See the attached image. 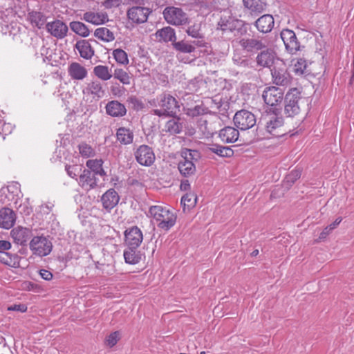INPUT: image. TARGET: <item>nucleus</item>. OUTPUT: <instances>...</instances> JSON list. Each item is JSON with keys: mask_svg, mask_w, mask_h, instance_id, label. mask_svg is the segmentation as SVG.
<instances>
[{"mask_svg": "<svg viewBox=\"0 0 354 354\" xmlns=\"http://www.w3.org/2000/svg\"><path fill=\"white\" fill-rule=\"evenodd\" d=\"M78 169L79 168L77 165H66V171L68 175L73 178L77 177Z\"/></svg>", "mask_w": 354, "mask_h": 354, "instance_id": "13d9d810", "label": "nucleus"}, {"mask_svg": "<svg viewBox=\"0 0 354 354\" xmlns=\"http://www.w3.org/2000/svg\"><path fill=\"white\" fill-rule=\"evenodd\" d=\"M116 138L122 145H129L133 140V133L129 129L120 127L116 132Z\"/></svg>", "mask_w": 354, "mask_h": 354, "instance_id": "473e14b6", "label": "nucleus"}, {"mask_svg": "<svg viewBox=\"0 0 354 354\" xmlns=\"http://www.w3.org/2000/svg\"><path fill=\"white\" fill-rule=\"evenodd\" d=\"M272 76L274 84L281 86L288 85L290 82V75L284 69L273 68Z\"/></svg>", "mask_w": 354, "mask_h": 354, "instance_id": "cd10ccee", "label": "nucleus"}, {"mask_svg": "<svg viewBox=\"0 0 354 354\" xmlns=\"http://www.w3.org/2000/svg\"><path fill=\"white\" fill-rule=\"evenodd\" d=\"M257 30L261 32L267 33L272 30L274 26V19L270 15H264L255 21Z\"/></svg>", "mask_w": 354, "mask_h": 354, "instance_id": "a878e982", "label": "nucleus"}, {"mask_svg": "<svg viewBox=\"0 0 354 354\" xmlns=\"http://www.w3.org/2000/svg\"><path fill=\"white\" fill-rule=\"evenodd\" d=\"M82 19L91 24L98 26L106 23L109 21V17L106 12L88 11L84 13Z\"/></svg>", "mask_w": 354, "mask_h": 354, "instance_id": "dca6fc26", "label": "nucleus"}, {"mask_svg": "<svg viewBox=\"0 0 354 354\" xmlns=\"http://www.w3.org/2000/svg\"><path fill=\"white\" fill-rule=\"evenodd\" d=\"M163 16L168 24L174 26H180L188 23L186 13L179 8L167 7L163 11Z\"/></svg>", "mask_w": 354, "mask_h": 354, "instance_id": "1a4fd4ad", "label": "nucleus"}, {"mask_svg": "<svg viewBox=\"0 0 354 354\" xmlns=\"http://www.w3.org/2000/svg\"><path fill=\"white\" fill-rule=\"evenodd\" d=\"M165 131L171 134H178L181 131L182 126L178 122V119L169 120L165 126Z\"/></svg>", "mask_w": 354, "mask_h": 354, "instance_id": "c03bdc74", "label": "nucleus"}, {"mask_svg": "<svg viewBox=\"0 0 354 354\" xmlns=\"http://www.w3.org/2000/svg\"><path fill=\"white\" fill-rule=\"evenodd\" d=\"M113 56L118 64L122 65H127L129 64L127 53L122 49H115L113 51Z\"/></svg>", "mask_w": 354, "mask_h": 354, "instance_id": "49530a36", "label": "nucleus"}, {"mask_svg": "<svg viewBox=\"0 0 354 354\" xmlns=\"http://www.w3.org/2000/svg\"><path fill=\"white\" fill-rule=\"evenodd\" d=\"M274 61L273 53L269 50L262 51L258 55L257 57V62L258 65L263 67L270 66Z\"/></svg>", "mask_w": 354, "mask_h": 354, "instance_id": "e433bc0d", "label": "nucleus"}, {"mask_svg": "<svg viewBox=\"0 0 354 354\" xmlns=\"http://www.w3.org/2000/svg\"><path fill=\"white\" fill-rule=\"evenodd\" d=\"M276 111H279V109L274 108L272 113L268 112L265 115L266 129L268 133L273 136L281 137L286 133L283 129V118L279 115Z\"/></svg>", "mask_w": 354, "mask_h": 354, "instance_id": "7ed1b4c3", "label": "nucleus"}, {"mask_svg": "<svg viewBox=\"0 0 354 354\" xmlns=\"http://www.w3.org/2000/svg\"><path fill=\"white\" fill-rule=\"evenodd\" d=\"M150 216L156 221L158 227L169 230L176 222L177 216L172 209L164 205H153L149 208Z\"/></svg>", "mask_w": 354, "mask_h": 354, "instance_id": "f257e3e1", "label": "nucleus"}, {"mask_svg": "<svg viewBox=\"0 0 354 354\" xmlns=\"http://www.w3.org/2000/svg\"><path fill=\"white\" fill-rule=\"evenodd\" d=\"M94 75L103 81L109 80L112 77V74L107 66L97 65L93 68Z\"/></svg>", "mask_w": 354, "mask_h": 354, "instance_id": "58836bf2", "label": "nucleus"}, {"mask_svg": "<svg viewBox=\"0 0 354 354\" xmlns=\"http://www.w3.org/2000/svg\"><path fill=\"white\" fill-rule=\"evenodd\" d=\"M10 234L16 243L24 245L29 239L30 236V232L27 228L17 227L12 230Z\"/></svg>", "mask_w": 354, "mask_h": 354, "instance_id": "393cba45", "label": "nucleus"}, {"mask_svg": "<svg viewBox=\"0 0 354 354\" xmlns=\"http://www.w3.org/2000/svg\"><path fill=\"white\" fill-rule=\"evenodd\" d=\"M300 100L301 95L297 88L291 89L286 94L284 102V113L288 117H295L300 113Z\"/></svg>", "mask_w": 354, "mask_h": 354, "instance_id": "423d86ee", "label": "nucleus"}, {"mask_svg": "<svg viewBox=\"0 0 354 354\" xmlns=\"http://www.w3.org/2000/svg\"><path fill=\"white\" fill-rule=\"evenodd\" d=\"M283 94V91L281 88L275 86H270L267 87L263 91L262 97L266 104L270 106H275L282 102Z\"/></svg>", "mask_w": 354, "mask_h": 354, "instance_id": "9b49d317", "label": "nucleus"}, {"mask_svg": "<svg viewBox=\"0 0 354 354\" xmlns=\"http://www.w3.org/2000/svg\"><path fill=\"white\" fill-rule=\"evenodd\" d=\"M30 250L34 255L42 257L48 255L53 249L51 241L46 236H34L29 244Z\"/></svg>", "mask_w": 354, "mask_h": 354, "instance_id": "39448f33", "label": "nucleus"}, {"mask_svg": "<svg viewBox=\"0 0 354 354\" xmlns=\"http://www.w3.org/2000/svg\"><path fill=\"white\" fill-rule=\"evenodd\" d=\"M234 125L241 131L253 127L256 124L255 115L249 111L242 109L237 111L233 118Z\"/></svg>", "mask_w": 354, "mask_h": 354, "instance_id": "6e6552de", "label": "nucleus"}, {"mask_svg": "<svg viewBox=\"0 0 354 354\" xmlns=\"http://www.w3.org/2000/svg\"><path fill=\"white\" fill-rule=\"evenodd\" d=\"M86 165L94 175L96 174L101 176L106 175V172L102 167L103 161L102 159L88 160Z\"/></svg>", "mask_w": 354, "mask_h": 354, "instance_id": "c9c22d12", "label": "nucleus"}, {"mask_svg": "<svg viewBox=\"0 0 354 354\" xmlns=\"http://www.w3.org/2000/svg\"><path fill=\"white\" fill-rule=\"evenodd\" d=\"M307 68V61L304 58H299L294 64L293 71L296 75H301L308 73Z\"/></svg>", "mask_w": 354, "mask_h": 354, "instance_id": "37998d69", "label": "nucleus"}, {"mask_svg": "<svg viewBox=\"0 0 354 354\" xmlns=\"http://www.w3.org/2000/svg\"><path fill=\"white\" fill-rule=\"evenodd\" d=\"M122 3V0H105L102 3V6L106 9H111L119 7Z\"/></svg>", "mask_w": 354, "mask_h": 354, "instance_id": "5fc2aeb1", "label": "nucleus"}, {"mask_svg": "<svg viewBox=\"0 0 354 354\" xmlns=\"http://www.w3.org/2000/svg\"><path fill=\"white\" fill-rule=\"evenodd\" d=\"M244 7L251 14L259 15L265 10L266 4L261 0H243Z\"/></svg>", "mask_w": 354, "mask_h": 354, "instance_id": "c756f323", "label": "nucleus"}, {"mask_svg": "<svg viewBox=\"0 0 354 354\" xmlns=\"http://www.w3.org/2000/svg\"><path fill=\"white\" fill-rule=\"evenodd\" d=\"M134 154L136 161L141 165L149 167L155 161L156 158L153 151L148 145H140Z\"/></svg>", "mask_w": 354, "mask_h": 354, "instance_id": "9d476101", "label": "nucleus"}, {"mask_svg": "<svg viewBox=\"0 0 354 354\" xmlns=\"http://www.w3.org/2000/svg\"><path fill=\"white\" fill-rule=\"evenodd\" d=\"M196 155L198 151L196 150L185 149L182 151L183 159L178 164V169L181 175L188 177L195 174L196 166L192 160Z\"/></svg>", "mask_w": 354, "mask_h": 354, "instance_id": "20e7f679", "label": "nucleus"}, {"mask_svg": "<svg viewBox=\"0 0 354 354\" xmlns=\"http://www.w3.org/2000/svg\"><path fill=\"white\" fill-rule=\"evenodd\" d=\"M174 45L177 50L184 53H190L195 50V47L193 45L183 41L176 42Z\"/></svg>", "mask_w": 354, "mask_h": 354, "instance_id": "de8ad7c7", "label": "nucleus"}, {"mask_svg": "<svg viewBox=\"0 0 354 354\" xmlns=\"http://www.w3.org/2000/svg\"><path fill=\"white\" fill-rule=\"evenodd\" d=\"M186 32L189 36L193 38L200 39L198 41H194V44L199 47H203L205 46V42L203 39V35L201 32V24H194V25L189 26Z\"/></svg>", "mask_w": 354, "mask_h": 354, "instance_id": "c85d7f7f", "label": "nucleus"}, {"mask_svg": "<svg viewBox=\"0 0 354 354\" xmlns=\"http://www.w3.org/2000/svg\"><path fill=\"white\" fill-rule=\"evenodd\" d=\"M150 11L148 8L141 6H135L129 9L127 17L129 20L134 23L141 24L147 20Z\"/></svg>", "mask_w": 354, "mask_h": 354, "instance_id": "2eb2a0df", "label": "nucleus"}, {"mask_svg": "<svg viewBox=\"0 0 354 354\" xmlns=\"http://www.w3.org/2000/svg\"><path fill=\"white\" fill-rule=\"evenodd\" d=\"M208 149L211 152L221 157H230L233 155V151L230 147L221 146L216 144L211 145Z\"/></svg>", "mask_w": 354, "mask_h": 354, "instance_id": "ea45409f", "label": "nucleus"}, {"mask_svg": "<svg viewBox=\"0 0 354 354\" xmlns=\"http://www.w3.org/2000/svg\"><path fill=\"white\" fill-rule=\"evenodd\" d=\"M301 171L299 169H294L291 171L286 177V182L287 183H290V185L293 184L297 180H298L301 177Z\"/></svg>", "mask_w": 354, "mask_h": 354, "instance_id": "3c124183", "label": "nucleus"}, {"mask_svg": "<svg viewBox=\"0 0 354 354\" xmlns=\"http://www.w3.org/2000/svg\"><path fill=\"white\" fill-rule=\"evenodd\" d=\"M195 9L200 15L206 16L211 12L210 6L203 1H198L195 4Z\"/></svg>", "mask_w": 354, "mask_h": 354, "instance_id": "8fccbe9b", "label": "nucleus"}, {"mask_svg": "<svg viewBox=\"0 0 354 354\" xmlns=\"http://www.w3.org/2000/svg\"><path fill=\"white\" fill-rule=\"evenodd\" d=\"M75 48L78 50L80 56L84 59H89L94 55V50L86 40L77 41Z\"/></svg>", "mask_w": 354, "mask_h": 354, "instance_id": "2f4dec72", "label": "nucleus"}, {"mask_svg": "<svg viewBox=\"0 0 354 354\" xmlns=\"http://www.w3.org/2000/svg\"><path fill=\"white\" fill-rule=\"evenodd\" d=\"M53 206H54V205H53V203H48V204H46L45 205H43L42 207H46V208H47L49 211H50Z\"/></svg>", "mask_w": 354, "mask_h": 354, "instance_id": "774afa93", "label": "nucleus"}, {"mask_svg": "<svg viewBox=\"0 0 354 354\" xmlns=\"http://www.w3.org/2000/svg\"><path fill=\"white\" fill-rule=\"evenodd\" d=\"M197 202V196L194 193H187L181 198V205L183 206L184 211L186 207L187 209L194 207Z\"/></svg>", "mask_w": 354, "mask_h": 354, "instance_id": "79ce46f5", "label": "nucleus"}, {"mask_svg": "<svg viewBox=\"0 0 354 354\" xmlns=\"http://www.w3.org/2000/svg\"><path fill=\"white\" fill-rule=\"evenodd\" d=\"M9 311H17L21 313H25L27 311L28 308L26 305L23 304H13L8 307Z\"/></svg>", "mask_w": 354, "mask_h": 354, "instance_id": "4d7b16f0", "label": "nucleus"}, {"mask_svg": "<svg viewBox=\"0 0 354 354\" xmlns=\"http://www.w3.org/2000/svg\"><path fill=\"white\" fill-rule=\"evenodd\" d=\"M115 79L119 80L124 85H129L131 83V77L129 73L122 68H115L113 73Z\"/></svg>", "mask_w": 354, "mask_h": 354, "instance_id": "a18cd8bd", "label": "nucleus"}, {"mask_svg": "<svg viewBox=\"0 0 354 354\" xmlns=\"http://www.w3.org/2000/svg\"><path fill=\"white\" fill-rule=\"evenodd\" d=\"M129 102L132 104L133 108L137 111L142 110L144 108L142 102L136 97H130Z\"/></svg>", "mask_w": 354, "mask_h": 354, "instance_id": "6e6d98bb", "label": "nucleus"}, {"mask_svg": "<svg viewBox=\"0 0 354 354\" xmlns=\"http://www.w3.org/2000/svg\"><path fill=\"white\" fill-rule=\"evenodd\" d=\"M107 115L114 118H121L127 114V109L124 104L118 100L109 102L105 106Z\"/></svg>", "mask_w": 354, "mask_h": 354, "instance_id": "a211bd4d", "label": "nucleus"}, {"mask_svg": "<svg viewBox=\"0 0 354 354\" xmlns=\"http://www.w3.org/2000/svg\"><path fill=\"white\" fill-rule=\"evenodd\" d=\"M94 36L104 42H110L115 39L113 32L105 27H101L95 29Z\"/></svg>", "mask_w": 354, "mask_h": 354, "instance_id": "f704fd0d", "label": "nucleus"}, {"mask_svg": "<svg viewBox=\"0 0 354 354\" xmlns=\"http://www.w3.org/2000/svg\"><path fill=\"white\" fill-rule=\"evenodd\" d=\"M39 274L41 277L46 281H50L53 279V274L46 270H41Z\"/></svg>", "mask_w": 354, "mask_h": 354, "instance_id": "052dcab7", "label": "nucleus"}, {"mask_svg": "<svg viewBox=\"0 0 354 354\" xmlns=\"http://www.w3.org/2000/svg\"><path fill=\"white\" fill-rule=\"evenodd\" d=\"M15 223V214L10 208L0 209V226L5 229L11 228Z\"/></svg>", "mask_w": 354, "mask_h": 354, "instance_id": "b1692460", "label": "nucleus"}, {"mask_svg": "<svg viewBox=\"0 0 354 354\" xmlns=\"http://www.w3.org/2000/svg\"><path fill=\"white\" fill-rule=\"evenodd\" d=\"M68 73L73 80H82L87 76L88 72L80 63L72 62L68 67Z\"/></svg>", "mask_w": 354, "mask_h": 354, "instance_id": "4be33fe9", "label": "nucleus"}, {"mask_svg": "<svg viewBox=\"0 0 354 354\" xmlns=\"http://www.w3.org/2000/svg\"><path fill=\"white\" fill-rule=\"evenodd\" d=\"M21 257L17 254L0 251V263L9 267L17 268L20 266Z\"/></svg>", "mask_w": 354, "mask_h": 354, "instance_id": "bb28decb", "label": "nucleus"}, {"mask_svg": "<svg viewBox=\"0 0 354 354\" xmlns=\"http://www.w3.org/2000/svg\"><path fill=\"white\" fill-rule=\"evenodd\" d=\"M70 28L75 34L82 37H87L90 35L88 26L81 21L71 22Z\"/></svg>", "mask_w": 354, "mask_h": 354, "instance_id": "4c0bfd02", "label": "nucleus"}, {"mask_svg": "<svg viewBox=\"0 0 354 354\" xmlns=\"http://www.w3.org/2000/svg\"><path fill=\"white\" fill-rule=\"evenodd\" d=\"M11 248V243L6 240H0V251H5Z\"/></svg>", "mask_w": 354, "mask_h": 354, "instance_id": "680f3d73", "label": "nucleus"}, {"mask_svg": "<svg viewBox=\"0 0 354 354\" xmlns=\"http://www.w3.org/2000/svg\"><path fill=\"white\" fill-rule=\"evenodd\" d=\"M332 232L331 230H329L328 227L326 226L323 231L320 233L319 236V240H324L326 237Z\"/></svg>", "mask_w": 354, "mask_h": 354, "instance_id": "e2e57ef3", "label": "nucleus"}, {"mask_svg": "<svg viewBox=\"0 0 354 354\" xmlns=\"http://www.w3.org/2000/svg\"><path fill=\"white\" fill-rule=\"evenodd\" d=\"M142 254L138 250L131 247H127L124 251V258L127 263L135 265L138 263L142 259Z\"/></svg>", "mask_w": 354, "mask_h": 354, "instance_id": "7c9ffc66", "label": "nucleus"}, {"mask_svg": "<svg viewBox=\"0 0 354 354\" xmlns=\"http://www.w3.org/2000/svg\"><path fill=\"white\" fill-rule=\"evenodd\" d=\"M35 285L34 283L30 282V281H25L22 283V288L24 289L31 290L33 289Z\"/></svg>", "mask_w": 354, "mask_h": 354, "instance_id": "338daca9", "label": "nucleus"}, {"mask_svg": "<svg viewBox=\"0 0 354 354\" xmlns=\"http://www.w3.org/2000/svg\"><path fill=\"white\" fill-rule=\"evenodd\" d=\"M180 188L183 191H187L190 189V184L189 183V180H182L180 183Z\"/></svg>", "mask_w": 354, "mask_h": 354, "instance_id": "69168bd1", "label": "nucleus"}, {"mask_svg": "<svg viewBox=\"0 0 354 354\" xmlns=\"http://www.w3.org/2000/svg\"><path fill=\"white\" fill-rule=\"evenodd\" d=\"M218 136L224 143H233L238 140L239 132L232 127H225L219 131Z\"/></svg>", "mask_w": 354, "mask_h": 354, "instance_id": "5701e85b", "label": "nucleus"}, {"mask_svg": "<svg viewBox=\"0 0 354 354\" xmlns=\"http://www.w3.org/2000/svg\"><path fill=\"white\" fill-rule=\"evenodd\" d=\"M30 23L38 28L43 27L45 23L44 16L39 12L32 11L28 14Z\"/></svg>", "mask_w": 354, "mask_h": 354, "instance_id": "a19ab883", "label": "nucleus"}, {"mask_svg": "<svg viewBox=\"0 0 354 354\" xmlns=\"http://www.w3.org/2000/svg\"><path fill=\"white\" fill-rule=\"evenodd\" d=\"M243 25L244 23L241 20L236 19L231 16H222L218 22V29L223 32H234V35H243L246 32V30L242 28Z\"/></svg>", "mask_w": 354, "mask_h": 354, "instance_id": "0eeeda50", "label": "nucleus"}, {"mask_svg": "<svg viewBox=\"0 0 354 354\" xmlns=\"http://www.w3.org/2000/svg\"><path fill=\"white\" fill-rule=\"evenodd\" d=\"M342 217H337L333 223L328 225L327 227L329 229V230L333 231L339 225V223L342 222Z\"/></svg>", "mask_w": 354, "mask_h": 354, "instance_id": "0e129e2a", "label": "nucleus"}, {"mask_svg": "<svg viewBox=\"0 0 354 354\" xmlns=\"http://www.w3.org/2000/svg\"><path fill=\"white\" fill-rule=\"evenodd\" d=\"M83 93L85 95H91L94 100H98L104 95V90L101 82L94 80L87 84L83 89Z\"/></svg>", "mask_w": 354, "mask_h": 354, "instance_id": "f3484780", "label": "nucleus"}, {"mask_svg": "<svg viewBox=\"0 0 354 354\" xmlns=\"http://www.w3.org/2000/svg\"><path fill=\"white\" fill-rule=\"evenodd\" d=\"M95 268L97 269H98V270H102V272L103 273L106 272L108 274H111L113 273V268H111L110 271H109V270L106 271V268H109V265H108V264H102V263H100L99 262H97L95 263Z\"/></svg>", "mask_w": 354, "mask_h": 354, "instance_id": "bf43d9fd", "label": "nucleus"}, {"mask_svg": "<svg viewBox=\"0 0 354 354\" xmlns=\"http://www.w3.org/2000/svg\"><path fill=\"white\" fill-rule=\"evenodd\" d=\"M119 340V332L111 333L106 339V344L110 348L113 347Z\"/></svg>", "mask_w": 354, "mask_h": 354, "instance_id": "864d4df0", "label": "nucleus"}, {"mask_svg": "<svg viewBox=\"0 0 354 354\" xmlns=\"http://www.w3.org/2000/svg\"><path fill=\"white\" fill-rule=\"evenodd\" d=\"M78 147L80 153L84 158H89L95 154L93 149L86 143H81Z\"/></svg>", "mask_w": 354, "mask_h": 354, "instance_id": "09e8293b", "label": "nucleus"}, {"mask_svg": "<svg viewBox=\"0 0 354 354\" xmlns=\"http://www.w3.org/2000/svg\"><path fill=\"white\" fill-rule=\"evenodd\" d=\"M156 36L160 41L165 42L174 41L176 39L174 30L169 26L158 30L156 32Z\"/></svg>", "mask_w": 354, "mask_h": 354, "instance_id": "72a5a7b5", "label": "nucleus"}, {"mask_svg": "<svg viewBox=\"0 0 354 354\" xmlns=\"http://www.w3.org/2000/svg\"><path fill=\"white\" fill-rule=\"evenodd\" d=\"M159 106L160 109H154V115L162 117H174L180 111V105L177 100L170 94L163 93L160 95Z\"/></svg>", "mask_w": 354, "mask_h": 354, "instance_id": "f03ea898", "label": "nucleus"}, {"mask_svg": "<svg viewBox=\"0 0 354 354\" xmlns=\"http://www.w3.org/2000/svg\"><path fill=\"white\" fill-rule=\"evenodd\" d=\"M143 241V234L140 228L133 226L124 232V243L127 247L138 249Z\"/></svg>", "mask_w": 354, "mask_h": 354, "instance_id": "f8f14e48", "label": "nucleus"}, {"mask_svg": "<svg viewBox=\"0 0 354 354\" xmlns=\"http://www.w3.org/2000/svg\"><path fill=\"white\" fill-rule=\"evenodd\" d=\"M79 185L84 189L89 190L97 186V178L90 170L84 169L80 174Z\"/></svg>", "mask_w": 354, "mask_h": 354, "instance_id": "412c9836", "label": "nucleus"}, {"mask_svg": "<svg viewBox=\"0 0 354 354\" xmlns=\"http://www.w3.org/2000/svg\"><path fill=\"white\" fill-rule=\"evenodd\" d=\"M281 38L283 41L286 49L290 54H295L300 50V44L294 31L283 29L281 32Z\"/></svg>", "mask_w": 354, "mask_h": 354, "instance_id": "ddd939ff", "label": "nucleus"}, {"mask_svg": "<svg viewBox=\"0 0 354 354\" xmlns=\"http://www.w3.org/2000/svg\"><path fill=\"white\" fill-rule=\"evenodd\" d=\"M119 200L120 197L118 194L113 189L107 190L101 198L103 207L109 211L118 205Z\"/></svg>", "mask_w": 354, "mask_h": 354, "instance_id": "6ab92c4d", "label": "nucleus"}, {"mask_svg": "<svg viewBox=\"0 0 354 354\" xmlns=\"http://www.w3.org/2000/svg\"><path fill=\"white\" fill-rule=\"evenodd\" d=\"M13 129L12 126L10 123H6L3 120L0 119V134L5 138V136L12 133Z\"/></svg>", "mask_w": 354, "mask_h": 354, "instance_id": "603ef678", "label": "nucleus"}, {"mask_svg": "<svg viewBox=\"0 0 354 354\" xmlns=\"http://www.w3.org/2000/svg\"><path fill=\"white\" fill-rule=\"evenodd\" d=\"M46 27L47 31L57 39H63L65 37L68 30L66 24L60 20H55L52 22H48Z\"/></svg>", "mask_w": 354, "mask_h": 354, "instance_id": "4468645a", "label": "nucleus"}, {"mask_svg": "<svg viewBox=\"0 0 354 354\" xmlns=\"http://www.w3.org/2000/svg\"><path fill=\"white\" fill-rule=\"evenodd\" d=\"M239 43L242 48L248 52L257 51L266 48V44L262 40L254 38H243Z\"/></svg>", "mask_w": 354, "mask_h": 354, "instance_id": "aec40b11", "label": "nucleus"}]
</instances>
